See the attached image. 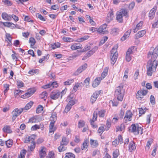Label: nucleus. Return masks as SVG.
Returning <instances> with one entry per match:
<instances>
[{
  "instance_id": "obj_1",
  "label": "nucleus",
  "mask_w": 158,
  "mask_h": 158,
  "mask_svg": "<svg viewBox=\"0 0 158 158\" xmlns=\"http://www.w3.org/2000/svg\"><path fill=\"white\" fill-rule=\"evenodd\" d=\"M158 56V47H156L155 49L151 48L148 55V58L151 57L150 60L148 61L147 65V74L148 76H151L153 73L156 70L158 63L156 60Z\"/></svg>"
},
{
  "instance_id": "obj_2",
  "label": "nucleus",
  "mask_w": 158,
  "mask_h": 158,
  "mask_svg": "<svg viewBox=\"0 0 158 158\" xmlns=\"http://www.w3.org/2000/svg\"><path fill=\"white\" fill-rule=\"evenodd\" d=\"M118 47V45H115L110 51L111 63L113 65L116 62L118 57V53L117 51Z\"/></svg>"
},
{
  "instance_id": "obj_3",
  "label": "nucleus",
  "mask_w": 158,
  "mask_h": 158,
  "mask_svg": "<svg viewBox=\"0 0 158 158\" xmlns=\"http://www.w3.org/2000/svg\"><path fill=\"white\" fill-rule=\"evenodd\" d=\"M125 90L123 89V85L118 86L116 89L114 96L119 101H122L123 99Z\"/></svg>"
},
{
  "instance_id": "obj_4",
  "label": "nucleus",
  "mask_w": 158,
  "mask_h": 158,
  "mask_svg": "<svg viewBox=\"0 0 158 158\" xmlns=\"http://www.w3.org/2000/svg\"><path fill=\"white\" fill-rule=\"evenodd\" d=\"M124 16L128 17L127 12L125 9H122L117 13L116 19L119 23H122L123 22V17Z\"/></svg>"
},
{
  "instance_id": "obj_5",
  "label": "nucleus",
  "mask_w": 158,
  "mask_h": 158,
  "mask_svg": "<svg viewBox=\"0 0 158 158\" xmlns=\"http://www.w3.org/2000/svg\"><path fill=\"white\" fill-rule=\"evenodd\" d=\"M131 132L133 133L135 135H142L143 133V129L141 127H139L138 124H132L129 129Z\"/></svg>"
},
{
  "instance_id": "obj_6",
  "label": "nucleus",
  "mask_w": 158,
  "mask_h": 158,
  "mask_svg": "<svg viewBox=\"0 0 158 158\" xmlns=\"http://www.w3.org/2000/svg\"><path fill=\"white\" fill-rule=\"evenodd\" d=\"M23 109L21 108L18 109V108L15 109L12 112V120L14 122L16 118L19 116L23 112Z\"/></svg>"
},
{
  "instance_id": "obj_7",
  "label": "nucleus",
  "mask_w": 158,
  "mask_h": 158,
  "mask_svg": "<svg viewBox=\"0 0 158 158\" xmlns=\"http://www.w3.org/2000/svg\"><path fill=\"white\" fill-rule=\"evenodd\" d=\"M107 25L105 23L98 28V32L100 34H106L108 33V31L106 29Z\"/></svg>"
},
{
  "instance_id": "obj_8",
  "label": "nucleus",
  "mask_w": 158,
  "mask_h": 158,
  "mask_svg": "<svg viewBox=\"0 0 158 158\" xmlns=\"http://www.w3.org/2000/svg\"><path fill=\"white\" fill-rule=\"evenodd\" d=\"M34 89H30L27 91V93L21 95V97L24 99H26L31 96L35 91Z\"/></svg>"
},
{
  "instance_id": "obj_9",
  "label": "nucleus",
  "mask_w": 158,
  "mask_h": 158,
  "mask_svg": "<svg viewBox=\"0 0 158 158\" xmlns=\"http://www.w3.org/2000/svg\"><path fill=\"white\" fill-rule=\"evenodd\" d=\"M87 67L86 63H85L83 65L80 66L74 73L73 75L75 76L78 75L85 70Z\"/></svg>"
},
{
  "instance_id": "obj_10",
  "label": "nucleus",
  "mask_w": 158,
  "mask_h": 158,
  "mask_svg": "<svg viewBox=\"0 0 158 158\" xmlns=\"http://www.w3.org/2000/svg\"><path fill=\"white\" fill-rule=\"evenodd\" d=\"M60 94V92L58 90H54L51 93L50 97L52 99L56 100L59 97Z\"/></svg>"
},
{
  "instance_id": "obj_11",
  "label": "nucleus",
  "mask_w": 158,
  "mask_h": 158,
  "mask_svg": "<svg viewBox=\"0 0 158 158\" xmlns=\"http://www.w3.org/2000/svg\"><path fill=\"white\" fill-rule=\"evenodd\" d=\"M100 94V91H96L93 93L90 98V101L92 104H93L96 101Z\"/></svg>"
},
{
  "instance_id": "obj_12",
  "label": "nucleus",
  "mask_w": 158,
  "mask_h": 158,
  "mask_svg": "<svg viewBox=\"0 0 158 158\" xmlns=\"http://www.w3.org/2000/svg\"><path fill=\"white\" fill-rule=\"evenodd\" d=\"M97 113L95 111L93 113V118L92 119L90 120V124L94 128H95L97 127L96 125L94 124V122L97 120Z\"/></svg>"
},
{
  "instance_id": "obj_13",
  "label": "nucleus",
  "mask_w": 158,
  "mask_h": 158,
  "mask_svg": "<svg viewBox=\"0 0 158 158\" xmlns=\"http://www.w3.org/2000/svg\"><path fill=\"white\" fill-rule=\"evenodd\" d=\"M132 114L130 110H127L126 112V114L124 118V122L127 123V121H131V118Z\"/></svg>"
},
{
  "instance_id": "obj_14",
  "label": "nucleus",
  "mask_w": 158,
  "mask_h": 158,
  "mask_svg": "<svg viewBox=\"0 0 158 158\" xmlns=\"http://www.w3.org/2000/svg\"><path fill=\"white\" fill-rule=\"evenodd\" d=\"M36 137V135H32L28 137H26L25 138L24 142L28 143L30 142H31V143L34 142Z\"/></svg>"
},
{
  "instance_id": "obj_15",
  "label": "nucleus",
  "mask_w": 158,
  "mask_h": 158,
  "mask_svg": "<svg viewBox=\"0 0 158 158\" xmlns=\"http://www.w3.org/2000/svg\"><path fill=\"white\" fill-rule=\"evenodd\" d=\"M146 31L145 30H143L139 31L137 34L135 35V39H137L143 36L146 33Z\"/></svg>"
},
{
  "instance_id": "obj_16",
  "label": "nucleus",
  "mask_w": 158,
  "mask_h": 158,
  "mask_svg": "<svg viewBox=\"0 0 158 158\" xmlns=\"http://www.w3.org/2000/svg\"><path fill=\"white\" fill-rule=\"evenodd\" d=\"M102 80V77H98L96 78L93 82L92 85L93 87H97L100 83V81Z\"/></svg>"
},
{
  "instance_id": "obj_17",
  "label": "nucleus",
  "mask_w": 158,
  "mask_h": 158,
  "mask_svg": "<svg viewBox=\"0 0 158 158\" xmlns=\"http://www.w3.org/2000/svg\"><path fill=\"white\" fill-rule=\"evenodd\" d=\"M136 147L135 145V143L134 141H131L129 144V150L131 152H133L136 149Z\"/></svg>"
},
{
  "instance_id": "obj_18",
  "label": "nucleus",
  "mask_w": 158,
  "mask_h": 158,
  "mask_svg": "<svg viewBox=\"0 0 158 158\" xmlns=\"http://www.w3.org/2000/svg\"><path fill=\"white\" fill-rule=\"evenodd\" d=\"M156 10V7L152 8L150 11L149 14V18L150 19H152L154 17Z\"/></svg>"
},
{
  "instance_id": "obj_19",
  "label": "nucleus",
  "mask_w": 158,
  "mask_h": 158,
  "mask_svg": "<svg viewBox=\"0 0 158 158\" xmlns=\"http://www.w3.org/2000/svg\"><path fill=\"white\" fill-rule=\"evenodd\" d=\"M143 23V22L141 21L136 25V27L133 30L134 33L137 32L138 30L142 29Z\"/></svg>"
},
{
  "instance_id": "obj_20",
  "label": "nucleus",
  "mask_w": 158,
  "mask_h": 158,
  "mask_svg": "<svg viewBox=\"0 0 158 158\" xmlns=\"http://www.w3.org/2000/svg\"><path fill=\"white\" fill-rule=\"evenodd\" d=\"M114 17V15L113 12H110L107 15V17L106 19V21L108 23H109L110 21L113 20Z\"/></svg>"
},
{
  "instance_id": "obj_21",
  "label": "nucleus",
  "mask_w": 158,
  "mask_h": 158,
  "mask_svg": "<svg viewBox=\"0 0 158 158\" xmlns=\"http://www.w3.org/2000/svg\"><path fill=\"white\" fill-rule=\"evenodd\" d=\"M33 104V102L31 101L29 103H27L25 107L23 108H22L21 109H23V111L25 112L26 110H28L32 106Z\"/></svg>"
},
{
  "instance_id": "obj_22",
  "label": "nucleus",
  "mask_w": 158,
  "mask_h": 158,
  "mask_svg": "<svg viewBox=\"0 0 158 158\" xmlns=\"http://www.w3.org/2000/svg\"><path fill=\"white\" fill-rule=\"evenodd\" d=\"M2 17L3 19L5 20L10 21L11 19V15H8L5 12L2 13Z\"/></svg>"
},
{
  "instance_id": "obj_23",
  "label": "nucleus",
  "mask_w": 158,
  "mask_h": 158,
  "mask_svg": "<svg viewBox=\"0 0 158 158\" xmlns=\"http://www.w3.org/2000/svg\"><path fill=\"white\" fill-rule=\"evenodd\" d=\"M41 150L40 152V157H45L46 155V152H45L46 149L44 147H41Z\"/></svg>"
},
{
  "instance_id": "obj_24",
  "label": "nucleus",
  "mask_w": 158,
  "mask_h": 158,
  "mask_svg": "<svg viewBox=\"0 0 158 158\" xmlns=\"http://www.w3.org/2000/svg\"><path fill=\"white\" fill-rule=\"evenodd\" d=\"M131 33V31L128 30L127 32H126L124 35L121 37V40L122 41H124L127 38H128Z\"/></svg>"
},
{
  "instance_id": "obj_25",
  "label": "nucleus",
  "mask_w": 158,
  "mask_h": 158,
  "mask_svg": "<svg viewBox=\"0 0 158 158\" xmlns=\"http://www.w3.org/2000/svg\"><path fill=\"white\" fill-rule=\"evenodd\" d=\"M119 31L118 28H114L111 29L110 34L113 35H116L118 34Z\"/></svg>"
},
{
  "instance_id": "obj_26",
  "label": "nucleus",
  "mask_w": 158,
  "mask_h": 158,
  "mask_svg": "<svg viewBox=\"0 0 158 158\" xmlns=\"http://www.w3.org/2000/svg\"><path fill=\"white\" fill-rule=\"evenodd\" d=\"M69 142V140L65 137H63L61 141L60 142V144L61 145L64 146L67 145Z\"/></svg>"
},
{
  "instance_id": "obj_27",
  "label": "nucleus",
  "mask_w": 158,
  "mask_h": 158,
  "mask_svg": "<svg viewBox=\"0 0 158 158\" xmlns=\"http://www.w3.org/2000/svg\"><path fill=\"white\" fill-rule=\"evenodd\" d=\"M90 143L91 146L93 148H96L98 145V141L92 139H90Z\"/></svg>"
},
{
  "instance_id": "obj_28",
  "label": "nucleus",
  "mask_w": 158,
  "mask_h": 158,
  "mask_svg": "<svg viewBox=\"0 0 158 158\" xmlns=\"http://www.w3.org/2000/svg\"><path fill=\"white\" fill-rule=\"evenodd\" d=\"M57 120L56 114V112H53L52 113L51 116L50 117V121L55 122Z\"/></svg>"
},
{
  "instance_id": "obj_29",
  "label": "nucleus",
  "mask_w": 158,
  "mask_h": 158,
  "mask_svg": "<svg viewBox=\"0 0 158 158\" xmlns=\"http://www.w3.org/2000/svg\"><path fill=\"white\" fill-rule=\"evenodd\" d=\"M89 143V141L88 139H86L85 140L84 142L83 143L82 146L81 147V149L82 150H85L86 149L88 146V144Z\"/></svg>"
},
{
  "instance_id": "obj_30",
  "label": "nucleus",
  "mask_w": 158,
  "mask_h": 158,
  "mask_svg": "<svg viewBox=\"0 0 158 158\" xmlns=\"http://www.w3.org/2000/svg\"><path fill=\"white\" fill-rule=\"evenodd\" d=\"M3 131L4 132L8 133H11L12 132L10 129V127L9 126H5L3 128Z\"/></svg>"
},
{
  "instance_id": "obj_31",
  "label": "nucleus",
  "mask_w": 158,
  "mask_h": 158,
  "mask_svg": "<svg viewBox=\"0 0 158 158\" xmlns=\"http://www.w3.org/2000/svg\"><path fill=\"white\" fill-rule=\"evenodd\" d=\"M55 122L53 121H51L49 125V133L53 132L55 131V129L53 128L54 123Z\"/></svg>"
},
{
  "instance_id": "obj_32",
  "label": "nucleus",
  "mask_w": 158,
  "mask_h": 158,
  "mask_svg": "<svg viewBox=\"0 0 158 158\" xmlns=\"http://www.w3.org/2000/svg\"><path fill=\"white\" fill-rule=\"evenodd\" d=\"M48 93L46 92H43L40 95V97L44 100H45L47 98Z\"/></svg>"
},
{
  "instance_id": "obj_33",
  "label": "nucleus",
  "mask_w": 158,
  "mask_h": 158,
  "mask_svg": "<svg viewBox=\"0 0 158 158\" xmlns=\"http://www.w3.org/2000/svg\"><path fill=\"white\" fill-rule=\"evenodd\" d=\"M71 49L73 50H75L81 48L80 45L77 44H74L71 46Z\"/></svg>"
},
{
  "instance_id": "obj_34",
  "label": "nucleus",
  "mask_w": 158,
  "mask_h": 158,
  "mask_svg": "<svg viewBox=\"0 0 158 158\" xmlns=\"http://www.w3.org/2000/svg\"><path fill=\"white\" fill-rule=\"evenodd\" d=\"M108 69L107 68H106L105 69L102 74V79H103L107 76L108 72Z\"/></svg>"
},
{
  "instance_id": "obj_35",
  "label": "nucleus",
  "mask_w": 158,
  "mask_h": 158,
  "mask_svg": "<svg viewBox=\"0 0 158 158\" xmlns=\"http://www.w3.org/2000/svg\"><path fill=\"white\" fill-rule=\"evenodd\" d=\"M13 144V141L12 140H8L5 142V144L7 148L11 147Z\"/></svg>"
},
{
  "instance_id": "obj_36",
  "label": "nucleus",
  "mask_w": 158,
  "mask_h": 158,
  "mask_svg": "<svg viewBox=\"0 0 158 158\" xmlns=\"http://www.w3.org/2000/svg\"><path fill=\"white\" fill-rule=\"evenodd\" d=\"M106 113V111L104 110H101L98 112L97 114L100 117H103Z\"/></svg>"
},
{
  "instance_id": "obj_37",
  "label": "nucleus",
  "mask_w": 158,
  "mask_h": 158,
  "mask_svg": "<svg viewBox=\"0 0 158 158\" xmlns=\"http://www.w3.org/2000/svg\"><path fill=\"white\" fill-rule=\"evenodd\" d=\"M23 92V91L19 89L15 90L14 93L15 97L16 98H17L18 95H20L21 93Z\"/></svg>"
},
{
  "instance_id": "obj_38",
  "label": "nucleus",
  "mask_w": 158,
  "mask_h": 158,
  "mask_svg": "<svg viewBox=\"0 0 158 158\" xmlns=\"http://www.w3.org/2000/svg\"><path fill=\"white\" fill-rule=\"evenodd\" d=\"M119 155V151L118 149H116L113 153V158H117Z\"/></svg>"
},
{
  "instance_id": "obj_39",
  "label": "nucleus",
  "mask_w": 158,
  "mask_h": 158,
  "mask_svg": "<svg viewBox=\"0 0 158 158\" xmlns=\"http://www.w3.org/2000/svg\"><path fill=\"white\" fill-rule=\"evenodd\" d=\"M44 107L41 105H39L36 108V113H40L43 110Z\"/></svg>"
},
{
  "instance_id": "obj_40",
  "label": "nucleus",
  "mask_w": 158,
  "mask_h": 158,
  "mask_svg": "<svg viewBox=\"0 0 158 158\" xmlns=\"http://www.w3.org/2000/svg\"><path fill=\"white\" fill-rule=\"evenodd\" d=\"M110 121V119H107L106 121V125L105 130L106 131L108 130L111 126Z\"/></svg>"
},
{
  "instance_id": "obj_41",
  "label": "nucleus",
  "mask_w": 158,
  "mask_h": 158,
  "mask_svg": "<svg viewBox=\"0 0 158 158\" xmlns=\"http://www.w3.org/2000/svg\"><path fill=\"white\" fill-rule=\"evenodd\" d=\"M29 43H31V46H33L36 43V41L35 39L32 37H31L29 38Z\"/></svg>"
},
{
  "instance_id": "obj_42",
  "label": "nucleus",
  "mask_w": 158,
  "mask_h": 158,
  "mask_svg": "<svg viewBox=\"0 0 158 158\" xmlns=\"http://www.w3.org/2000/svg\"><path fill=\"white\" fill-rule=\"evenodd\" d=\"M58 149L59 151L60 152H61L67 149V147H65L64 145L60 144V146L58 148Z\"/></svg>"
},
{
  "instance_id": "obj_43",
  "label": "nucleus",
  "mask_w": 158,
  "mask_h": 158,
  "mask_svg": "<svg viewBox=\"0 0 158 158\" xmlns=\"http://www.w3.org/2000/svg\"><path fill=\"white\" fill-rule=\"evenodd\" d=\"M6 36L7 39V40H6V41H9L8 42V44L10 45H11L12 44L11 40L12 39L10 36V34H7L6 35Z\"/></svg>"
},
{
  "instance_id": "obj_44",
  "label": "nucleus",
  "mask_w": 158,
  "mask_h": 158,
  "mask_svg": "<svg viewBox=\"0 0 158 158\" xmlns=\"http://www.w3.org/2000/svg\"><path fill=\"white\" fill-rule=\"evenodd\" d=\"M17 85L18 88H21L24 86V84L23 82L21 81L17 80Z\"/></svg>"
},
{
  "instance_id": "obj_45",
  "label": "nucleus",
  "mask_w": 158,
  "mask_h": 158,
  "mask_svg": "<svg viewBox=\"0 0 158 158\" xmlns=\"http://www.w3.org/2000/svg\"><path fill=\"white\" fill-rule=\"evenodd\" d=\"M49 55L48 54H47L46 56H44L41 59L39 60V63H42L45 59L48 60L49 58Z\"/></svg>"
},
{
  "instance_id": "obj_46",
  "label": "nucleus",
  "mask_w": 158,
  "mask_h": 158,
  "mask_svg": "<svg viewBox=\"0 0 158 158\" xmlns=\"http://www.w3.org/2000/svg\"><path fill=\"white\" fill-rule=\"evenodd\" d=\"M1 23L3 24V25L6 27H10L11 25L14 26V23H11L10 22H1ZM14 26H13V27Z\"/></svg>"
},
{
  "instance_id": "obj_47",
  "label": "nucleus",
  "mask_w": 158,
  "mask_h": 158,
  "mask_svg": "<svg viewBox=\"0 0 158 158\" xmlns=\"http://www.w3.org/2000/svg\"><path fill=\"white\" fill-rule=\"evenodd\" d=\"M1 23L3 24V25L6 27H10L11 25L14 26V23H11L10 22H1ZM14 26H13V27Z\"/></svg>"
},
{
  "instance_id": "obj_48",
  "label": "nucleus",
  "mask_w": 158,
  "mask_h": 158,
  "mask_svg": "<svg viewBox=\"0 0 158 158\" xmlns=\"http://www.w3.org/2000/svg\"><path fill=\"white\" fill-rule=\"evenodd\" d=\"M74 81V80L73 79H68L67 81H65L64 82V85H69L72 83H73Z\"/></svg>"
},
{
  "instance_id": "obj_49",
  "label": "nucleus",
  "mask_w": 158,
  "mask_h": 158,
  "mask_svg": "<svg viewBox=\"0 0 158 158\" xmlns=\"http://www.w3.org/2000/svg\"><path fill=\"white\" fill-rule=\"evenodd\" d=\"M26 151L25 150H22L20 152V156H18V158H24L26 153Z\"/></svg>"
},
{
  "instance_id": "obj_50",
  "label": "nucleus",
  "mask_w": 158,
  "mask_h": 158,
  "mask_svg": "<svg viewBox=\"0 0 158 158\" xmlns=\"http://www.w3.org/2000/svg\"><path fill=\"white\" fill-rule=\"evenodd\" d=\"M60 43L57 42L56 43H55L53 44H52L51 47L52 48L54 49L56 48L60 47Z\"/></svg>"
},
{
  "instance_id": "obj_51",
  "label": "nucleus",
  "mask_w": 158,
  "mask_h": 158,
  "mask_svg": "<svg viewBox=\"0 0 158 158\" xmlns=\"http://www.w3.org/2000/svg\"><path fill=\"white\" fill-rule=\"evenodd\" d=\"M150 99L151 103L152 105H154L155 103V98L154 96L152 95H151Z\"/></svg>"
},
{
  "instance_id": "obj_52",
  "label": "nucleus",
  "mask_w": 158,
  "mask_h": 158,
  "mask_svg": "<svg viewBox=\"0 0 158 158\" xmlns=\"http://www.w3.org/2000/svg\"><path fill=\"white\" fill-rule=\"evenodd\" d=\"M38 72V69H32L29 71L28 73L31 75H33Z\"/></svg>"
},
{
  "instance_id": "obj_53",
  "label": "nucleus",
  "mask_w": 158,
  "mask_h": 158,
  "mask_svg": "<svg viewBox=\"0 0 158 158\" xmlns=\"http://www.w3.org/2000/svg\"><path fill=\"white\" fill-rule=\"evenodd\" d=\"M137 98H143V95L141 92V91H139L136 94Z\"/></svg>"
},
{
  "instance_id": "obj_54",
  "label": "nucleus",
  "mask_w": 158,
  "mask_h": 158,
  "mask_svg": "<svg viewBox=\"0 0 158 158\" xmlns=\"http://www.w3.org/2000/svg\"><path fill=\"white\" fill-rule=\"evenodd\" d=\"M105 130L104 127L103 126L100 127L98 130V132L101 135L102 134Z\"/></svg>"
},
{
  "instance_id": "obj_55",
  "label": "nucleus",
  "mask_w": 158,
  "mask_h": 158,
  "mask_svg": "<svg viewBox=\"0 0 158 158\" xmlns=\"http://www.w3.org/2000/svg\"><path fill=\"white\" fill-rule=\"evenodd\" d=\"M36 16L42 21H46V19L41 14L39 13L37 14Z\"/></svg>"
},
{
  "instance_id": "obj_56",
  "label": "nucleus",
  "mask_w": 158,
  "mask_h": 158,
  "mask_svg": "<svg viewBox=\"0 0 158 158\" xmlns=\"http://www.w3.org/2000/svg\"><path fill=\"white\" fill-rule=\"evenodd\" d=\"M152 27L153 28H157L158 27V19H155L154 23L152 24Z\"/></svg>"
},
{
  "instance_id": "obj_57",
  "label": "nucleus",
  "mask_w": 158,
  "mask_h": 158,
  "mask_svg": "<svg viewBox=\"0 0 158 158\" xmlns=\"http://www.w3.org/2000/svg\"><path fill=\"white\" fill-rule=\"evenodd\" d=\"M31 144L30 146V149L31 151H32L34 150L35 146V142L31 143Z\"/></svg>"
},
{
  "instance_id": "obj_58",
  "label": "nucleus",
  "mask_w": 158,
  "mask_h": 158,
  "mask_svg": "<svg viewBox=\"0 0 158 158\" xmlns=\"http://www.w3.org/2000/svg\"><path fill=\"white\" fill-rule=\"evenodd\" d=\"M117 139H118V143H120V144H121L122 143H123V137L121 135H119L118 136V138H117Z\"/></svg>"
},
{
  "instance_id": "obj_59",
  "label": "nucleus",
  "mask_w": 158,
  "mask_h": 158,
  "mask_svg": "<svg viewBox=\"0 0 158 158\" xmlns=\"http://www.w3.org/2000/svg\"><path fill=\"white\" fill-rule=\"evenodd\" d=\"M85 125V122L83 121H80L78 122V127L79 128L83 127Z\"/></svg>"
},
{
  "instance_id": "obj_60",
  "label": "nucleus",
  "mask_w": 158,
  "mask_h": 158,
  "mask_svg": "<svg viewBox=\"0 0 158 158\" xmlns=\"http://www.w3.org/2000/svg\"><path fill=\"white\" fill-rule=\"evenodd\" d=\"M51 89L53 88H56L58 86V84L56 82H53L50 84Z\"/></svg>"
},
{
  "instance_id": "obj_61",
  "label": "nucleus",
  "mask_w": 158,
  "mask_h": 158,
  "mask_svg": "<svg viewBox=\"0 0 158 158\" xmlns=\"http://www.w3.org/2000/svg\"><path fill=\"white\" fill-rule=\"evenodd\" d=\"M40 128V127L39 126L35 124L31 127V130L32 131H34L37 130V129H39Z\"/></svg>"
},
{
  "instance_id": "obj_62",
  "label": "nucleus",
  "mask_w": 158,
  "mask_h": 158,
  "mask_svg": "<svg viewBox=\"0 0 158 158\" xmlns=\"http://www.w3.org/2000/svg\"><path fill=\"white\" fill-rule=\"evenodd\" d=\"M9 85L8 84H4V87L5 89L4 90V93H6L7 91L9 89Z\"/></svg>"
},
{
  "instance_id": "obj_63",
  "label": "nucleus",
  "mask_w": 158,
  "mask_h": 158,
  "mask_svg": "<svg viewBox=\"0 0 158 158\" xmlns=\"http://www.w3.org/2000/svg\"><path fill=\"white\" fill-rule=\"evenodd\" d=\"M71 108L72 107L71 106H70L69 105L67 104L65 107L64 112L66 113H67L70 110Z\"/></svg>"
},
{
  "instance_id": "obj_64",
  "label": "nucleus",
  "mask_w": 158,
  "mask_h": 158,
  "mask_svg": "<svg viewBox=\"0 0 158 158\" xmlns=\"http://www.w3.org/2000/svg\"><path fill=\"white\" fill-rule=\"evenodd\" d=\"M134 49V47H132L130 48H129L128 50L127 51V52L126 53L127 54H129L131 55V54L132 53V50Z\"/></svg>"
}]
</instances>
